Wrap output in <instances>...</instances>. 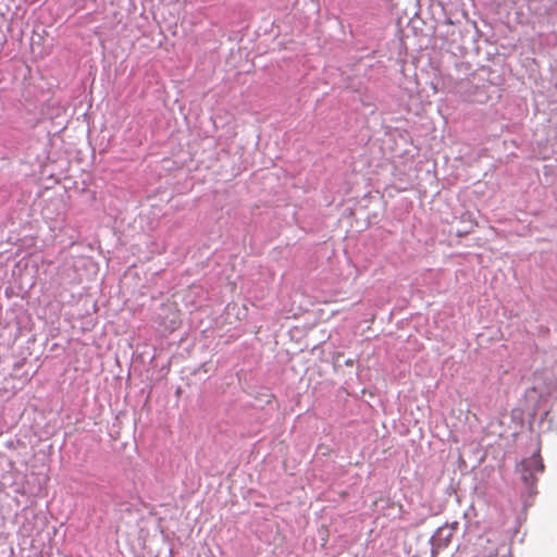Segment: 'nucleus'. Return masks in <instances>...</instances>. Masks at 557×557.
Listing matches in <instances>:
<instances>
[{
    "label": "nucleus",
    "mask_w": 557,
    "mask_h": 557,
    "mask_svg": "<svg viewBox=\"0 0 557 557\" xmlns=\"http://www.w3.org/2000/svg\"><path fill=\"white\" fill-rule=\"evenodd\" d=\"M518 470L527 488L531 492L537 482V474L544 471L540 453H534L531 457L523 459L518 466Z\"/></svg>",
    "instance_id": "obj_1"
},
{
    "label": "nucleus",
    "mask_w": 557,
    "mask_h": 557,
    "mask_svg": "<svg viewBox=\"0 0 557 557\" xmlns=\"http://www.w3.org/2000/svg\"><path fill=\"white\" fill-rule=\"evenodd\" d=\"M458 528V522H454L451 524H445L441 528H438L433 536V546L436 549H442L447 547L450 543L453 537L456 534Z\"/></svg>",
    "instance_id": "obj_2"
}]
</instances>
